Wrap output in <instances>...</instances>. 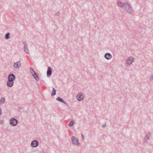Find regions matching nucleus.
Listing matches in <instances>:
<instances>
[{
  "label": "nucleus",
  "mask_w": 153,
  "mask_h": 153,
  "mask_svg": "<svg viewBox=\"0 0 153 153\" xmlns=\"http://www.w3.org/2000/svg\"><path fill=\"white\" fill-rule=\"evenodd\" d=\"M124 7L125 8V10L128 12L130 13H133V11L132 10L129 3L128 2H126Z\"/></svg>",
  "instance_id": "obj_1"
},
{
  "label": "nucleus",
  "mask_w": 153,
  "mask_h": 153,
  "mask_svg": "<svg viewBox=\"0 0 153 153\" xmlns=\"http://www.w3.org/2000/svg\"><path fill=\"white\" fill-rule=\"evenodd\" d=\"M71 140L72 142V143L73 144H76L78 146L79 145L80 143L79 142L78 140L74 136H72L71 138Z\"/></svg>",
  "instance_id": "obj_2"
},
{
  "label": "nucleus",
  "mask_w": 153,
  "mask_h": 153,
  "mask_svg": "<svg viewBox=\"0 0 153 153\" xmlns=\"http://www.w3.org/2000/svg\"><path fill=\"white\" fill-rule=\"evenodd\" d=\"M18 122V120L14 118H12L10 120V124L12 126H16Z\"/></svg>",
  "instance_id": "obj_3"
},
{
  "label": "nucleus",
  "mask_w": 153,
  "mask_h": 153,
  "mask_svg": "<svg viewBox=\"0 0 153 153\" xmlns=\"http://www.w3.org/2000/svg\"><path fill=\"white\" fill-rule=\"evenodd\" d=\"M84 95L82 93H80L76 96L77 99L79 101L82 100L84 98Z\"/></svg>",
  "instance_id": "obj_4"
},
{
  "label": "nucleus",
  "mask_w": 153,
  "mask_h": 153,
  "mask_svg": "<svg viewBox=\"0 0 153 153\" xmlns=\"http://www.w3.org/2000/svg\"><path fill=\"white\" fill-rule=\"evenodd\" d=\"M21 65V62L19 61L17 62H15L13 65V66L15 69H18L20 67Z\"/></svg>",
  "instance_id": "obj_5"
},
{
  "label": "nucleus",
  "mask_w": 153,
  "mask_h": 153,
  "mask_svg": "<svg viewBox=\"0 0 153 153\" xmlns=\"http://www.w3.org/2000/svg\"><path fill=\"white\" fill-rule=\"evenodd\" d=\"M52 69L50 67H48V70L47 71V76L48 77H50L52 74Z\"/></svg>",
  "instance_id": "obj_6"
},
{
  "label": "nucleus",
  "mask_w": 153,
  "mask_h": 153,
  "mask_svg": "<svg viewBox=\"0 0 153 153\" xmlns=\"http://www.w3.org/2000/svg\"><path fill=\"white\" fill-rule=\"evenodd\" d=\"M16 79V76L13 74H9L8 77V79L12 81H13Z\"/></svg>",
  "instance_id": "obj_7"
},
{
  "label": "nucleus",
  "mask_w": 153,
  "mask_h": 153,
  "mask_svg": "<svg viewBox=\"0 0 153 153\" xmlns=\"http://www.w3.org/2000/svg\"><path fill=\"white\" fill-rule=\"evenodd\" d=\"M39 142L36 140H33L31 143V146L33 147H36L38 146Z\"/></svg>",
  "instance_id": "obj_8"
},
{
  "label": "nucleus",
  "mask_w": 153,
  "mask_h": 153,
  "mask_svg": "<svg viewBox=\"0 0 153 153\" xmlns=\"http://www.w3.org/2000/svg\"><path fill=\"white\" fill-rule=\"evenodd\" d=\"M23 44L24 45V49L25 52L27 54L29 53V52L27 44L25 42H23Z\"/></svg>",
  "instance_id": "obj_9"
},
{
  "label": "nucleus",
  "mask_w": 153,
  "mask_h": 153,
  "mask_svg": "<svg viewBox=\"0 0 153 153\" xmlns=\"http://www.w3.org/2000/svg\"><path fill=\"white\" fill-rule=\"evenodd\" d=\"M151 136V133L149 132L146 135V136L143 139V142L144 143H146L147 140H149Z\"/></svg>",
  "instance_id": "obj_10"
},
{
  "label": "nucleus",
  "mask_w": 153,
  "mask_h": 153,
  "mask_svg": "<svg viewBox=\"0 0 153 153\" xmlns=\"http://www.w3.org/2000/svg\"><path fill=\"white\" fill-rule=\"evenodd\" d=\"M134 58L133 57H129L127 60V62L128 64H131L133 62Z\"/></svg>",
  "instance_id": "obj_11"
},
{
  "label": "nucleus",
  "mask_w": 153,
  "mask_h": 153,
  "mask_svg": "<svg viewBox=\"0 0 153 153\" xmlns=\"http://www.w3.org/2000/svg\"><path fill=\"white\" fill-rule=\"evenodd\" d=\"M112 57V55L109 53H106L104 55V57L108 60L110 59Z\"/></svg>",
  "instance_id": "obj_12"
},
{
  "label": "nucleus",
  "mask_w": 153,
  "mask_h": 153,
  "mask_svg": "<svg viewBox=\"0 0 153 153\" xmlns=\"http://www.w3.org/2000/svg\"><path fill=\"white\" fill-rule=\"evenodd\" d=\"M32 76L36 81H38L39 80V76L36 72H35L34 74H33Z\"/></svg>",
  "instance_id": "obj_13"
},
{
  "label": "nucleus",
  "mask_w": 153,
  "mask_h": 153,
  "mask_svg": "<svg viewBox=\"0 0 153 153\" xmlns=\"http://www.w3.org/2000/svg\"><path fill=\"white\" fill-rule=\"evenodd\" d=\"M14 81L8 79L7 82V85L9 87H12L13 85Z\"/></svg>",
  "instance_id": "obj_14"
},
{
  "label": "nucleus",
  "mask_w": 153,
  "mask_h": 153,
  "mask_svg": "<svg viewBox=\"0 0 153 153\" xmlns=\"http://www.w3.org/2000/svg\"><path fill=\"white\" fill-rule=\"evenodd\" d=\"M56 100L58 101H59L60 102H62L64 103L66 105L68 104L66 102H65L63 100V99H62L60 97H57L56 99Z\"/></svg>",
  "instance_id": "obj_15"
},
{
  "label": "nucleus",
  "mask_w": 153,
  "mask_h": 153,
  "mask_svg": "<svg viewBox=\"0 0 153 153\" xmlns=\"http://www.w3.org/2000/svg\"><path fill=\"white\" fill-rule=\"evenodd\" d=\"M117 4L119 7L123 8L125 6V3H122L121 1H119Z\"/></svg>",
  "instance_id": "obj_16"
},
{
  "label": "nucleus",
  "mask_w": 153,
  "mask_h": 153,
  "mask_svg": "<svg viewBox=\"0 0 153 153\" xmlns=\"http://www.w3.org/2000/svg\"><path fill=\"white\" fill-rule=\"evenodd\" d=\"M56 94V90L54 87H52V93H51V96H53Z\"/></svg>",
  "instance_id": "obj_17"
},
{
  "label": "nucleus",
  "mask_w": 153,
  "mask_h": 153,
  "mask_svg": "<svg viewBox=\"0 0 153 153\" xmlns=\"http://www.w3.org/2000/svg\"><path fill=\"white\" fill-rule=\"evenodd\" d=\"M10 33H6L5 35L4 38L6 39H8L10 38Z\"/></svg>",
  "instance_id": "obj_18"
},
{
  "label": "nucleus",
  "mask_w": 153,
  "mask_h": 153,
  "mask_svg": "<svg viewBox=\"0 0 153 153\" xmlns=\"http://www.w3.org/2000/svg\"><path fill=\"white\" fill-rule=\"evenodd\" d=\"M5 102V99L4 97L1 98L0 100V104L1 105L3 104Z\"/></svg>",
  "instance_id": "obj_19"
},
{
  "label": "nucleus",
  "mask_w": 153,
  "mask_h": 153,
  "mask_svg": "<svg viewBox=\"0 0 153 153\" xmlns=\"http://www.w3.org/2000/svg\"><path fill=\"white\" fill-rule=\"evenodd\" d=\"M74 123V121L72 120L68 124V125L70 127L72 126Z\"/></svg>",
  "instance_id": "obj_20"
},
{
  "label": "nucleus",
  "mask_w": 153,
  "mask_h": 153,
  "mask_svg": "<svg viewBox=\"0 0 153 153\" xmlns=\"http://www.w3.org/2000/svg\"><path fill=\"white\" fill-rule=\"evenodd\" d=\"M30 71L32 74V75L33 74H34V72H36L34 71L32 67H30Z\"/></svg>",
  "instance_id": "obj_21"
},
{
  "label": "nucleus",
  "mask_w": 153,
  "mask_h": 153,
  "mask_svg": "<svg viewBox=\"0 0 153 153\" xmlns=\"http://www.w3.org/2000/svg\"><path fill=\"white\" fill-rule=\"evenodd\" d=\"M60 13L59 12H58L55 13V15H57V16H59L60 15Z\"/></svg>",
  "instance_id": "obj_22"
},
{
  "label": "nucleus",
  "mask_w": 153,
  "mask_h": 153,
  "mask_svg": "<svg viewBox=\"0 0 153 153\" xmlns=\"http://www.w3.org/2000/svg\"><path fill=\"white\" fill-rule=\"evenodd\" d=\"M4 124V120H1L0 121V124L1 125Z\"/></svg>",
  "instance_id": "obj_23"
},
{
  "label": "nucleus",
  "mask_w": 153,
  "mask_h": 153,
  "mask_svg": "<svg viewBox=\"0 0 153 153\" xmlns=\"http://www.w3.org/2000/svg\"><path fill=\"white\" fill-rule=\"evenodd\" d=\"M81 137H82V138L83 139H84V136L82 134Z\"/></svg>",
  "instance_id": "obj_24"
},
{
  "label": "nucleus",
  "mask_w": 153,
  "mask_h": 153,
  "mask_svg": "<svg viewBox=\"0 0 153 153\" xmlns=\"http://www.w3.org/2000/svg\"><path fill=\"white\" fill-rule=\"evenodd\" d=\"M150 79L153 80V75L150 78Z\"/></svg>",
  "instance_id": "obj_25"
},
{
  "label": "nucleus",
  "mask_w": 153,
  "mask_h": 153,
  "mask_svg": "<svg viewBox=\"0 0 153 153\" xmlns=\"http://www.w3.org/2000/svg\"><path fill=\"white\" fill-rule=\"evenodd\" d=\"M106 125V124H104L102 125V126L103 128H104L105 127V126Z\"/></svg>",
  "instance_id": "obj_26"
},
{
  "label": "nucleus",
  "mask_w": 153,
  "mask_h": 153,
  "mask_svg": "<svg viewBox=\"0 0 153 153\" xmlns=\"http://www.w3.org/2000/svg\"><path fill=\"white\" fill-rule=\"evenodd\" d=\"M1 108H0V115L1 114Z\"/></svg>",
  "instance_id": "obj_27"
}]
</instances>
